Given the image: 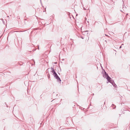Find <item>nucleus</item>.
Wrapping results in <instances>:
<instances>
[{
	"instance_id": "f257e3e1",
	"label": "nucleus",
	"mask_w": 130,
	"mask_h": 130,
	"mask_svg": "<svg viewBox=\"0 0 130 130\" xmlns=\"http://www.w3.org/2000/svg\"><path fill=\"white\" fill-rule=\"evenodd\" d=\"M104 76L106 78V79L107 80L108 82H109L111 83L114 87H116V85L115 83L112 80H111V78L108 76V74L106 73V72H105V74L104 75Z\"/></svg>"
},
{
	"instance_id": "f03ea898",
	"label": "nucleus",
	"mask_w": 130,
	"mask_h": 130,
	"mask_svg": "<svg viewBox=\"0 0 130 130\" xmlns=\"http://www.w3.org/2000/svg\"><path fill=\"white\" fill-rule=\"evenodd\" d=\"M51 69L52 70V73L53 74V75L54 76V77L57 79L58 81H61V80H60V78L57 75L56 73L55 72L54 70V69L52 68H51Z\"/></svg>"
},
{
	"instance_id": "7ed1b4c3",
	"label": "nucleus",
	"mask_w": 130,
	"mask_h": 130,
	"mask_svg": "<svg viewBox=\"0 0 130 130\" xmlns=\"http://www.w3.org/2000/svg\"><path fill=\"white\" fill-rule=\"evenodd\" d=\"M48 78H49L50 77V75H48Z\"/></svg>"
},
{
	"instance_id": "20e7f679",
	"label": "nucleus",
	"mask_w": 130,
	"mask_h": 130,
	"mask_svg": "<svg viewBox=\"0 0 130 130\" xmlns=\"http://www.w3.org/2000/svg\"><path fill=\"white\" fill-rule=\"evenodd\" d=\"M121 46H120V47L119 48H121Z\"/></svg>"
},
{
	"instance_id": "39448f33",
	"label": "nucleus",
	"mask_w": 130,
	"mask_h": 130,
	"mask_svg": "<svg viewBox=\"0 0 130 130\" xmlns=\"http://www.w3.org/2000/svg\"><path fill=\"white\" fill-rule=\"evenodd\" d=\"M38 49H39V46H38Z\"/></svg>"
}]
</instances>
